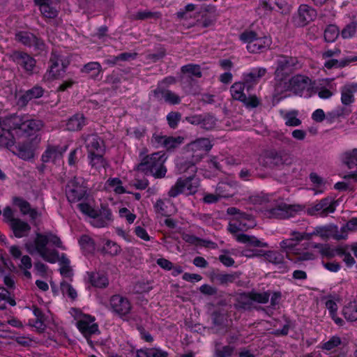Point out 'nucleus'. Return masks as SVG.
Instances as JSON below:
<instances>
[{
	"label": "nucleus",
	"mask_w": 357,
	"mask_h": 357,
	"mask_svg": "<svg viewBox=\"0 0 357 357\" xmlns=\"http://www.w3.org/2000/svg\"><path fill=\"white\" fill-rule=\"evenodd\" d=\"M48 243L57 248L65 250L60 238L56 235L47 232L45 234L37 233L33 241H29L24 244L26 251L31 255L38 254L45 261L54 264L59 259V252L54 249H49Z\"/></svg>",
	"instance_id": "nucleus-1"
},
{
	"label": "nucleus",
	"mask_w": 357,
	"mask_h": 357,
	"mask_svg": "<svg viewBox=\"0 0 357 357\" xmlns=\"http://www.w3.org/2000/svg\"><path fill=\"white\" fill-rule=\"evenodd\" d=\"M190 160L181 162L178 165V170L181 174L188 173L189 175L185 178H179L176 183L172 186L168 192L170 197H176L181 194H195L199 187L198 179L195 178L197 167L195 164L197 162L193 161L192 158Z\"/></svg>",
	"instance_id": "nucleus-2"
},
{
	"label": "nucleus",
	"mask_w": 357,
	"mask_h": 357,
	"mask_svg": "<svg viewBox=\"0 0 357 357\" xmlns=\"http://www.w3.org/2000/svg\"><path fill=\"white\" fill-rule=\"evenodd\" d=\"M166 160L165 154L161 151L153 153L142 158L137 166V170L144 174H151L155 178H163L167 173L164 165Z\"/></svg>",
	"instance_id": "nucleus-3"
},
{
	"label": "nucleus",
	"mask_w": 357,
	"mask_h": 357,
	"mask_svg": "<svg viewBox=\"0 0 357 357\" xmlns=\"http://www.w3.org/2000/svg\"><path fill=\"white\" fill-rule=\"evenodd\" d=\"M293 158L288 151L272 149L266 151L261 158V163L268 168H280L292 163Z\"/></svg>",
	"instance_id": "nucleus-4"
},
{
	"label": "nucleus",
	"mask_w": 357,
	"mask_h": 357,
	"mask_svg": "<svg viewBox=\"0 0 357 357\" xmlns=\"http://www.w3.org/2000/svg\"><path fill=\"white\" fill-rule=\"evenodd\" d=\"M66 195L69 202L75 203L87 196V187L83 178L74 177L66 186Z\"/></svg>",
	"instance_id": "nucleus-5"
},
{
	"label": "nucleus",
	"mask_w": 357,
	"mask_h": 357,
	"mask_svg": "<svg viewBox=\"0 0 357 357\" xmlns=\"http://www.w3.org/2000/svg\"><path fill=\"white\" fill-rule=\"evenodd\" d=\"M267 70L265 68L259 67L252 68L250 72L243 75V81L235 82L231 89H250L256 86L261 78L266 75Z\"/></svg>",
	"instance_id": "nucleus-6"
},
{
	"label": "nucleus",
	"mask_w": 357,
	"mask_h": 357,
	"mask_svg": "<svg viewBox=\"0 0 357 357\" xmlns=\"http://www.w3.org/2000/svg\"><path fill=\"white\" fill-rule=\"evenodd\" d=\"M212 144L207 138H200L188 144L186 147L188 158L199 162L211 149Z\"/></svg>",
	"instance_id": "nucleus-7"
},
{
	"label": "nucleus",
	"mask_w": 357,
	"mask_h": 357,
	"mask_svg": "<svg viewBox=\"0 0 357 357\" xmlns=\"http://www.w3.org/2000/svg\"><path fill=\"white\" fill-rule=\"evenodd\" d=\"M151 142L156 149L163 148L167 151H172L182 144L184 138L181 136L173 137L155 133L153 135Z\"/></svg>",
	"instance_id": "nucleus-8"
},
{
	"label": "nucleus",
	"mask_w": 357,
	"mask_h": 357,
	"mask_svg": "<svg viewBox=\"0 0 357 357\" xmlns=\"http://www.w3.org/2000/svg\"><path fill=\"white\" fill-rule=\"evenodd\" d=\"M335 204L336 201L331 197H325L314 205L308 207L306 211L310 215L327 216L328 214L335 212Z\"/></svg>",
	"instance_id": "nucleus-9"
},
{
	"label": "nucleus",
	"mask_w": 357,
	"mask_h": 357,
	"mask_svg": "<svg viewBox=\"0 0 357 357\" xmlns=\"http://www.w3.org/2000/svg\"><path fill=\"white\" fill-rule=\"evenodd\" d=\"M15 40L22 45L42 52L45 49V44L40 38L29 31H19L15 34Z\"/></svg>",
	"instance_id": "nucleus-10"
},
{
	"label": "nucleus",
	"mask_w": 357,
	"mask_h": 357,
	"mask_svg": "<svg viewBox=\"0 0 357 357\" xmlns=\"http://www.w3.org/2000/svg\"><path fill=\"white\" fill-rule=\"evenodd\" d=\"M112 311L120 317L128 315L132 308L130 301L119 294L113 295L109 299Z\"/></svg>",
	"instance_id": "nucleus-11"
},
{
	"label": "nucleus",
	"mask_w": 357,
	"mask_h": 357,
	"mask_svg": "<svg viewBox=\"0 0 357 357\" xmlns=\"http://www.w3.org/2000/svg\"><path fill=\"white\" fill-rule=\"evenodd\" d=\"M317 15V10L307 4H301L294 17V22L298 26H304L313 21Z\"/></svg>",
	"instance_id": "nucleus-12"
},
{
	"label": "nucleus",
	"mask_w": 357,
	"mask_h": 357,
	"mask_svg": "<svg viewBox=\"0 0 357 357\" xmlns=\"http://www.w3.org/2000/svg\"><path fill=\"white\" fill-rule=\"evenodd\" d=\"M298 206L288 205L285 203H280L275 207L266 211V214L269 218L277 219H285L294 215V212L297 211Z\"/></svg>",
	"instance_id": "nucleus-13"
},
{
	"label": "nucleus",
	"mask_w": 357,
	"mask_h": 357,
	"mask_svg": "<svg viewBox=\"0 0 357 357\" xmlns=\"http://www.w3.org/2000/svg\"><path fill=\"white\" fill-rule=\"evenodd\" d=\"M88 155L96 153H105V146L103 140L97 134L83 136Z\"/></svg>",
	"instance_id": "nucleus-14"
},
{
	"label": "nucleus",
	"mask_w": 357,
	"mask_h": 357,
	"mask_svg": "<svg viewBox=\"0 0 357 357\" xmlns=\"http://www.w3.org/2000/svg\"><path fill=\"white\" fill-rule=\"evenodd\" d=\"M298 60L295 57L281 55L277 59V68L275 71L276 78L282 79L285 72L292 67H295Z\"/></svg>",
	"instance_id": "nucleus-15"
},
{
	"label": "nucleus",
	"mask_w": 357,
	"mask_h": 357,
	"mask_svg": "<svg viewBox=\"0 0 357 357\" xmlns=\"http://www.w3.org/2000/svg\"><path fill=\"white\" fill-rule=\"evenodd\" d=\"M95 319L90 315H85L77 322V327L85 337H90L98 332V326L93 323Z\"/></svg>",
	"instance_id": "nucleus-16"
},
{
	"label": "nucleus",
	"mask_w": 357,
	"mask_h": 357,
	"mask_svg": "<svg viewBox=\"0 0 357 357\" xmlns=\"http://www.w3.org/2000/svg\"><path fill=\"white\" fill-rule=\"evenodd\" d=\"M66 149V146H48L41 156V160L45 163L50 162L56 163L62 159Z\"/></svg>",
	"instance_id": "nucleus-17"
},
{
	"label": "nucleus",
	"mask_w": 357,
	"mask_h": 357,
	"mask_svg": "<svg viewBox=\"0 0 357 357\" xmlns=\"http://www.w3.org/2000/svg\"><path fill=\"white\" fill-rule=\"evenodd\" d=\"M13 60L27 73H32L36 68V60L25 52H15L13 54Z\"/></svg>",
	"instance_id": "nucleus-18"
},
{
	"label": "nucleus",
	"mask_w": 357,
	"mask_h": 357,
	"mask_svg": "<svg viewBox=\"0 0 357 357\" xmlns=\"http://www.w3.org/2000/svg\"><path fill=\"white\" fill-rule=\"evenodd\" d=\"M43 91H15L16 104L20 107L26 105L32 98H38L43 96Z\"/></svg>",
	"instance_id": "nucleus-19"
},
{
	"label": "nucleus",
	"mask_w": 357,
	"mask_h": 357,
	"mask_svg": "<svg viewBox=\"0 0 357 357\" xmlns=\"http://www.w3.org/2000/svg\"><path fill=\"white\" fill-rule=\"evenodd\" d=\"M112 221L111 210L105 206H101L98 215L93 218L92 225L96 227H107Z\"/></svg>",
	"instance_id": "nucleus-20"
},
{
	"label": "nucleus",
	"mask_w": 357,
	"mask_h": 357,
	"mask_svg": "<svg viewBox=\"0 0 357 357\" xmlns=\"http://www.w3.org/2000/svg\"><path fill=\"white\" fill-rule=\"evenodd\" d=\"M231 96L234 100L242 102L247 107L255 108L260 103L256 96L246 95L243 91H233Z\"/></svg>",
	"instance_id": "nucleus-21"
},
{
	"label": "nucleus",
	"mask_w": 357,
	"mask_h": 357,
	"mask_svg": "<svg viewBox=\"0 0 357 357\" xmlns=\"http://www.w3.org/2000/svg\"><path fill=\"white\" fill-rule=\"evenodd\" d=\"M16 238H22L27 236L31 231V226L28 222L18 218L13 220L9 225Z\"/></svg>",
	"instance_id": "nucleus-22"
},
{
	"label": "nucleus",
	"mask_w": 357,
	"mask_h": 357,
	"mask_svg": "<svg viewBox=\"0 0 357 357\" xmlns=\"http://www.w3.org/2000/svg\"><path fill=\"white\" fill-rule=\"evenodd\" d=\"M289 89H312L311 79L303 75H296L289 79Z\"/></svg>",
	"instance_id": "nucleus-23"
},
{
	"label": "nucleus",
	"mask_w": 357,
	"mask_h": 357,
	"mask_svg": "<svg viewBox=\"0 0 357 357\" xmlns=\"http://www.w3.org/2000/svg\"><path fill=\"white\" fill-rule=\"evenodd\" d=\"M271 44V39L268 37H257L254 40L250 41L247 45V50L251 53H259L268 48Z\"/></svg>",
	"instance_id": "nucleus-24"
},
{
	"label": "nucleus",
	"mask_w": 357,
	"mask_h": 357,
	"mask_svg": "<svg viewBox=\"0 0 357 357\" xmlns=\"http://www.w3.org/2000/svg\"><path fill=\"white\" fill-rule=\"evenodd\" d=\"M13 204L17 206L23 215H29L31 219H36L38 216V211L31 208L30 204L21 197H14Z\"/></svg>",
	"instance_id": "nucleus-25"
},
{
	"label": "nucleus",
	"mask_w": 357,
	"mask_h": 357,
	"mask_svg": "<svg viewBox=\"0 0 357 357\" xmlns=\"http://www.w3.org/2000/svg\"><path fill=\"white\" fill-rule=\"evenodd\" d=\"M260 6L267 11L277 8L281 12H284L288 8V4L285 0H260Z\"/></svg>",
	"instance_id": "nucleus-26"
},
{
	"label": "nucleus",
	"mask_w": 357,
	"mask_h": 357,
	"mask_svg": "<svg viewBox=\"0 0 357 357\" xmlns=\"http://www.w3.org/2000/svg\"><path fill=\"white\" fill-rule=\"evenodd\" d=\"M236 240L239 243L246 244L248 246L257 248H267L268 243L259 241L254 236H250L245 234H240L236 236Z\"/></svg>",
	"instance_id": "nucleus-27"
},
{
	"label": "nucleus",
	"mask_w": 357,
	"mask_h": 357,
	"mask_svg": "<svg viewBox=\"0 0 357 357\" xmlns=\"http://www.w3.org/2000/svg\"><path fill=\"white\" fill-rule=\"evenodd\" d=\"M86 124V119L82 114H76L70 117L67 123V130L70 131H77L82 128Z\"/></svg>",
	"instance_id": "nucleus-28"
},
{
	"label": "nucleus",
	"mask_w": 357,
	"mask_h": 357,
	"mask_svg": "<svg viewBox=\"0 0 357 357\" xmlns=\"http://www.w3.org/2000/svg\"><path fill=\"white\" fill-rule=\"evenodd\" d=\"M168 352L159 348H144L137 351V357H168Z\"/></svg>",
	"instance_id": "nucleus-29"
},
{
	"label": "nucleus",
	"mask_w": 357,
	"mask_h": 357,
	"mask_svg": "<svg viewBox=\"0 0 357 357\" xmlns=\"http://www.w3.org/2000/svg\"><path fill=\"white\" fill-rule=\"evenodd\" d=\"M253 305L252 296L250 292L243 293L238 295L236 298V303L235 307L237 309H242L244 310H250Z\"/></svg>",
	"instance_id": "nucleus-30"
},
{
	"label": "nucleus",
	"mask_w": 357,
	"mask_h": 357,
	"mask_svg": "<svg viewBox=\"0 0 357 357\" xmlns=\"http://www.w3.org/2000/svg\"><path fill=\"white\" fill-rule=\"evenodd\" d=\"M182 78L201 77L202 75L199 65L190 63L181 67Z\"/></svg>",
	"instance_id": "nucleus-31"
},
{
	"label": "nucleus",
	"mask_w": 357,
	"mask_h": 357,
	"mask_svg": "<svg viewBox=\"0 0 357 357\" xmlns=\"http://www.w3.org/2000/svg\"><path fill=\"white\" fill-rule=\"evenodd\" d=\"M89 277L90 283L95 287L105 288L109 284L107 278L103 273H89Z\"/></svg>",
	"instance_id": "nucleus-32"
},
{
	"label": "nucleus",
	"mask_w": 357,
	"mask_h": 357,
	"mask_svg": "<svg viewBox=\"0 0 357 357\" xmlns=\"http://www.w3.org/2000/svg\"><path fill=\"white\" fill-rule=\"evenodd\" d=\"M22 132L30 135L33 132L40 130L43 127V123L38 119H29L26 116L24 124H22Z\"/></svg>",
	"instance_id": "nucleus-33"
},
{
	"label": "nucleus",
	"mask_w": 357,
	"mask_h": 357,
	"mask_svg": "<svg viewBox=\"0 0 357 357\" xmlns=\"http://www.w3.org/2000/svg\"><path fill=\"white\" fill-rule=\"evenodd\" d=\"M342 314L349 321L357 320V299L349 302L343 307Z\"/></svg>",
	"instance_id": "nucleus-34"
},
{
	"label": "nucleus",
	"mask_w": 357,
	"mask_h": 357,
	"mask_svg": "<svg viewBox=\"0 0 357 357\" xmlns=\"http://www.w3.org/2000/svg\"><path fill=\"white\" fill-rule=\"evenodd\" d=\"M81 72L89 75L93 79H96L102 72V66L98 62H89L83 66L81 69Z\"/></svg>",
	"instance_id": "nucleus-35"
},
{
	"label": "nucleus",
	"mask_w": 357,
	"mask_h": 357,
	"mask_svg": "<svg viewBox=\"0 0 357 357\" xmlns=\"http://www.w3.org/2000/svg\"><path fill=\"white\" fill-rule=\"evenodd\" d=\"M26 116H18L13 114L5 120V124L8 126V130H20L22 131V124H24Z\"/></svg>",
	"instance_id": "nucleus-36"
},
{
	"label": "nucleus",
	"mask_w": 357,
	"mask_h": 357,
	"mask_svg": "<svg viewBox=\"0 0 357 357\" xmlns=\"http://www.w3.org/2000/svg\"><path fill=\"white\" fill-rule=\"evenodd\" d=\"M264 256L268 262L279 266L280 268H284V256L282 254L276 251H267Z\"/></svg>",
	"instance_id": "nucleus-37"
},
{
	"label": "nucleus",
	"mask_w": 357,
	"mask_h": 357,
	"mask_svg": "<svg viewBox=\"0 0 357 357\" xmlns=\"http://www.w3.org/2000/svg\"><path fill=\"white\" fill-rule=\"evenodd\" d=\"M356 231L357 230V218H353L349 221L347 222V224L341 228L340 232L336 233L334 236L335 238L337 240L345 239L347 238V231Z\"/></svg>",
	"instance_id": "nucleus-38"
},
{
	"label": "nucleus",
	"mask_w": 357,
	"mask_h": 357,
	"mask_svg": "<svg viewBox=\"0 0 357 357\" xmlns=\"http://www.w3.org/2000/svg\"><path fill=\"white\" fill-rule=\"evenodd\" d=\"M104 154L105 153H96L88 155L89 164L93 168L100 169L105 167L106 161L103 157Z\"/></svg>",
	"instance_id": "nucleus-39"
},
{
	"label": "nucleus",
	"mask_w": 357,
	"mask_h": 357,
	"mask_svg": "<svg viewBox=\"0 0 357 357\" xmlns=\"http://www.w3.org/2000/svg\"><path fill=\"white\" fill-rule=\"evenodd\" d=\"M340 32L341 37L344 40L354 38L357 32V22H350Z\"/></svg>",
	"instance_id": "nucleus-40"
},
{
	"label": "nucleus",
	"mask_w": 357,
	"mask_h": 357,
	"mask_svg": "<svg viewBox=\"0 0 357 357\" xmlns=\"http://www.w3.org/2000/svg\"><path fill=\"white\" fill-rule=\"evenodd\" d=\"M340 35V32L337 26L330 24L326 26L324 31V36L326 42L333 43Z\"/></svg>",
	"instance_id": "nucleus-41"
},
{
	"label": "nucleus",
	"mask_w": 357,
	"mask_h": 357,
	"mask_svg": "<svg viewBox=\"0 0 357 357\" xmlns=\"http://www.w3.org/2000/svg\"><path fill=\"white\" fill-rule=\"evenodd\" d=\"M155 96H159L161 94L165 101L171 105H176L181 102L180 97L170 91H154Z\"/></svg>",
	"instance_id": "nucleus-42"
},
{
	"label": "nucleus",
	"mask_w": 357,
	"mask_h": 357,
	"mask_svg": "<svg viewBox=\"0 0 357 357\" xmlns=\"http://www.w3.org/2000/svg\"><path fill=\"white\" fill-rule=\"evenodd\" d=\"M79 243L86 253H93L96 250V244L93 239L88 235H82L79 240Z\"/></svg>",
	"instance_id": "nucleus-43"
},
{
	"label": "nucleus",
	"mask_w": 357,
	"mask_h": 357,
	"mask_svg": "<svg viewBox=\"0 0 357 357\" xmlns=\"http://www.w3.org/2000/svg\"><path fill=\"white\" fill-rule=\"evenodd\" d=\"M18 156L23 160H29L33 157V152L29 144H19L17 146Z\"/></svg>",
	"instance_id": "nucleus-44"
},
{
	"label": "nucleus",
	"mask_w": 357,
	"mask_h": 357,
	"mask_svg": "<svg viewBox=\"0 0 357 357\" xmlns=\"http://www.w3.org/2000/svg\"><path fill=\"white\" fill-rule=\"evenodd\" d=\"M66 66L63 63H61V67L50 66V70L44 75L43 79L45 81H51L54 79H57L61 72H63Z\"/></svg>",
	"instance_id": "nucleus-45"
},
{
	"label": "nucleus",
	"mask_w": 357,
	"mask_h": 357,
	"mask_svg": "<svg viewBox=\"0 0 357 357\" xmlns=\"http://www.w3.org/2000/svg\"><path fill=\"white\" fill-rule=\"evenodd\" d=\"M215 192L219 197H229L232 195L231 185L227 182H220L217 185Z\"/></svg>",
	"instance_id": "nucleus-46"
},
{
	"label": "nucleus",
	"mask_w": 357,
	"mask_h": 357,
	"mask_svg": "<svg viewBox=\"0 0 357 357\" xmlns=\"http://www.w3.org/2000/svg\"><path fill=\"white\" fill-rule=\"evenodd\" d=\"M311 246L314 248H317L322 256L328 258H333L335 256V252L334 250L331 248V247L327 244L313 243Z\"/></svg>",
	"instance_id": "nucleus-47"
},
{
	"label": "nucleus",
	"mask_w": 357,
	"mask_h": 357,
	"mask_svg": "<svg viewBox=\"0 0 357 357\" xmlns=\"http://www.w3.org/2000/svg\"><path fill=\"white\" fill-rule=\"evenodd\" d=\"M298 112L297 110H291L287 112L284 116L285 124L288 126H298L301 124V121L297 118Z\"/></svg>",
	"instance_id": "nucleus-48"
},
{
	"label": "nucleus",
	"mask_w": 357,
	"mask_h": 357,
	"mask_svg": "<svg viewBox=\"0 0 357 357\" xmlns=\"http://www.w3.org/2000/svg\"><path fill=\"white\" fill-rule=\"evenodd\" d=\"M238 222H241V227H245V231L255 226L256 223L252 215L247 213H241L240 216L237 217Z\"/></svg>",
	"instance_id": "nucleus-49"
},
{
	"label": "nucleus",
	"mask_w": 357,
	"mask_h": 357,
	"mask_svg": "<svg viewBox=\"0 0 357 357\" xmlns=\"http://www.w3.org/2000/svg\"><path fill=\"white\" fill-rule=\"evenodd\" d=\"M121 249L115 242L107 240L102 248V252L111 256H115L120 253Z\"/></svg>",
	"instance_id": "nucleus-50"
},
{
	"label": "nucleus",
	"mask_w": 357,
	"mask_h": 357,
	"mask_svg": "<svg viewBox=\"0 0 357 357\" xmlns=\"http://www.w3.org/2000/svg\"><path fill=\"white\" fill-rule=\"evenodd\" d=\"M238 275L236 273H219L215 275L217 281L222 285H227L229 283L234 282Z\"/></svg>",
	"instance_id": "nucleus-51"
},
{
	"label": "nucleus",
	"mask_w": 357,
	"mask_h": 357,
	"mask_svg": "<svg viewBox=\"0 0 357 357\" xmlns=\"http://www.w3.org/2000/svg\"><path fill=\"white\" fill-rule=\"evenodd\" d=\"M343 160L349 168H352L355 165H357V149L346 152L344 154Z\"/></svg>",
	"instance_id": "nucleus-52"
},
{
	"label": "nucleus",
	"mask_w": 357,
	"mask_h": 357,
	"mask_svg": "<svg viewBox=\"0 0 357 357\" xmlns=\"http://www.w3.org/2000/svg\"><path fill=\"white\" fill-rule=\"evenodd\" d=\"M216 119L210 114H203L201 127L206 130L213 129L216 124Z\"/></svg>",
	"instance_id": "nucleus-53"
},
{
	"label": "nucleus",
	"mask_w": 357,
	"mask_h": 357,
	"mask_svg": "<svg viewBox=\"0 0 357 357\" xmlns=\"http://www.w3.org/2000/svg\"><path fill=\"white\" fill-rule=\"evenodd\" d=\"M310 179L316 188H320V190L315 192V194L322 193L324 191L325 181L317 173H311L310 174Z\"/></svg>",
	"instance_id": "nucleus-54"
},
{
	"label": "nucleus",
	"mask_w": 357,
	"mask_h": 357,
	"mask_svg": "<svg viewBox=\"0 0 357 357\" xmlns=\"http://www.w3.org/2000/svg\"><path fill=\"white\" fill-rule=\"evenodd\" d=\"M77 207L83 214L91 218H93L98 215V211L91 207L87 203H79L77 205Z\"/></svg>",
	"instance_id": "nucleus-55"
},
{
	"label": "nucleus",
	"mask_w": 357,
	"mask_h": 357,
	"mask_svg": "<svg viewBox=\"0 0 357 357\" xmlns=\"http://www.w3.org/2000/svg\"><path fill=\"white\" fill-rule=\"evenodd\" d=\"M341 342L342 341L340 337L335 335L331 337L329 340L322 344L321 348L324 350L331 351L338 347Z\"/></svg>",
	"instance_id": "nucleus-56"
},
{
	"label": "nucleus",
	"mask_w": 357,
	"mask_h": 357,
	"mask_svg": "<svg viewBox=\"0 0 357 357\" xmlns=\"http://www.w3.org/2000/svg\"><path fill=\"white\" fill-rule=\"evenodd\" d=\"M161 15L158 12H151L149 10L138 11L134 17L135 20H146L149 18H159Z\"/></svg>",
	"instance_id": "nucleus-57"
},
{
	"label": "nucleus",
	"mask_w": 357,
	"mask_h": 357,
	"mask_svg": "<svg viewBox=\"0 0 357 357\" xmlns=\"http://www.w3.org/2000/svg\"><path fill=\"white\" fill-rule=\"evenodd\" d=\"M181 119V114L178 112H171L167 116V121L171 128H176Z\"/></svg>",
	"instance_id": "nucleus-58"
},
{
	"label": "nucleus",
	"mask_w": 357,
	"mask_h": 357,
	"mask_svg": "<svg viewBox=\"0 0 357 357\" xmlns=\"http://www.w3.org/2000/svg\"><path fill=\"white\" fill-rule=\"evenodd\" d=\"M252 303L257 302L258 303H268L270 297V294L268 292L257 293L255 291L250 292Z\"/></svg>",
	"instance_id": "nucleus-59"
},
{
	"label": "nucleus",
	"mask_w": 357,
	"mask_h": 357,
	"mask_svg": "<svg viewBox=\"0 0 357 357\" xmlns=\"http://www.w3.org/2000/svg\"><path fill=\"white\" fill-rule=\"evenodd\" d=\"M40 10L42 15L47 18H54L57 15V10L52 6V3L42 6Z\"/></svg>",
	"instance_id": "nucleus-60"
},
{
	"label": "nucleus",
	"mask_w": 357,
	"mask_h": 357,
	"mask_svg": "<svg viewBox=\"0 0 357 357\" xmlns=\"http://www.w3.org/2000/svg\"><path fill=\"white\" fill-rule=\"evenodd\" d=\"M61 290L63 294H66L72 299H75L77 294L75 289L67 282H62L61 283Z\"/></svg>",
	"instance_id": "nucleus-61"
},
{
	"label": "nucleus",
	"mask_w": 357,
	"mask_h": 357,
	"mask_svg": "<svg viewBox=\"0 0 357 357\" xmlns=\"http://www.w3.org/2000/svg\"><path fill=\"white\" fill-rule=\"evenodd\" d=\"M234 347L229 345L222 347L220 349H215L216 357H230L234 352Z\"/></svg>",
	"instance_id": "nucleus-62"
},
{
	"label": "nucleus",
	"mask_w": 357,
	"mask_h": 357,
	"mask_svg": "<svg viewBox=\"0 0 357 357\" xmlns=\"http://www.w3.org/2000/svg\"><path fill=\"white\" fill-rule=\"evenodd\" d=\"M33 312L36 317V319L33 326L38 328H42L44 326L43 321L44 315L42 310L37 307H34Z\"/></svg>",
	"instance_id": "nucleus-63"
},
{
	"label": "nucleus",
	"mask_w": 357,
	"mask_h": 357,
	"mask_svg": "<svg viewBox=\"0 0 357 357\" xmlns=\"http://www.w3.org/2000/svg\"><path fill=\"white\" fill-rule=\"evenodd\" d=\"M312 236H319L322 239H327L330 236V230L326 227H317L313 232L309 233Z\"/></svg>",
	"instance_id": "nucleus-64"
}]
</instances>
